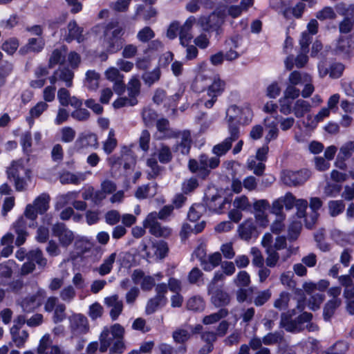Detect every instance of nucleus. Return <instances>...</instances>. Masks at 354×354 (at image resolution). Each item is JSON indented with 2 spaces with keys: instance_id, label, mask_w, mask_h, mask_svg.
Here are the masks:
<instances>
[{
  "instance_id": "60",
  "label": "nucleus",
  "mask_w": 354,
  "mask_h": 354,
  "mask_svg": "<svg viewBox=\"0 0 354 354\" xmlns=\"http://www.w3.org/2000/svg\"><path fill=\"white\" fill-rule=\"evenodd\" d=\"M50 336L48 334L44 335L39 341L37 352L38 354H46L50 350V346H53Z\"/></svg>"
},
{
  "instance_id": "22",
  "label": "nucleus",
  "mask_w": 354,
  "mask_h": 354,
  "mask_svg": "<svg viewBox=\"0 0 354 354\" xmlns=\"http://www.w3.org/2000/svg\"><path fill=\"white\" fill-rule=\"evenodd\" d=\"M71 328L75 334H84L88 330L87 318L82 314H75L70 318Z\"/></svg>"
},
{
  "instance_id": "15",
  "label": "nucleus",
  "mask_w": 354,
  "mask_h": 354,
  "mask_svg": "<svg viewBox=\"0 0 354 354\" xmlns=\"http://www.w3.org/2000/svg\"><path fill=\"white\" fill-rule=\"evenodd\" d=\"M74 73L68 67H59L48 77L50 84H55L59 81L63 82L66 87L73 86Z\"/></svg>"
},
{
  "instance_id": "41",
  "label": "nucleus",
  "mask_w": 354,
  "mask_h": 354,
  "mask_svg": "<svg viewBox=\"0 0 354 354\" xmlns=\"http://www.w3.org/2000/svg\"><path fill=\"white\" fill-rule=\"evenodd\" d=\"M288 82L290 84L296 86L303 84L306 82H312V77L306 73H301L297 71H294L289 75Z\"/></svg>"
},
{
  "instance_id": "44",
  "label": "nucleus",
  "mask_w": 354,
  "mask_h": 354,
  "mask_svg": "<svg viewBox=\"0 0 354 354\" xmlns=\"http://www.w3.org/2000/svg\"><path fill=\"white\" fill-rule=\"evenodd\" d=\"M140 88L141 82L138 75H133L129 80L127 86L128 95L137 99V97L140 93Z\"/></svg>"
},
{
  "instance_id": "10",
  "label": "nucleus",
  "mask_w": 354,
  "mask_h": 354,
  "mask_svg": "<svg viewBox=\"0 0 354 354\" xmlns=\"http://www.w3.org/2000/svg\"><path fill=\"white\" fill-rule=\"evenodd\" d=\"M225 86L224 81L221 80L219 77H214L212 83L208 86L206 95H203L201 99V102H203L206 108L210 109L213 106L218 96L223 92Z\"/></svg>"
},
{
  "instance_id": "26",
  "label": "nucleus",
  "mask_w": 354,
  "mask_h": 354,
  "mask_svg": "<svg viewBox=\"0 0 354 354\" xmlns=\"http://www.w3.org/2000/svg\"><path fill=\"white\" fill-rule=\"evenodd\" d=\"M67 53V47L61 46L55 48L49 56L48 66L49 68H54L56 65H62L64 63Z\"/></svg>"
},
{
  "instance_id": "21",
  "label": "nucleus",
  "mask_w": 354,
  "mask_h": 354,
  "mask_svg": "<svg viewBox=\"0 0 354 354\" xmlns=\"http://www.w3.org/2000/svg\"><path fill=\"white\" fill-rule=\"evenodd\" d=\"M75 148L81 151L88 147L97 148L98 147L97 136L95 133L81 134L75 142Z\"/></svg>"
},
{
  "instance_id": "51",
  "label": "nucleus",
  "mask_w": 354,
  "mask_h": 354,
  "mask_svg": "<svg viewBox=\"0 0 354 354\" xmlns=\"http://www.w3.org/2000/svg\"><path fill=\"white\" fill-rule=\"evenodd\" d=\"M100 74L95 71H88L86 73L85 85L90 90H96L99 86Z\"/></svg>"
},
{
  "instance_id": "6",
  "label": "nucleus",
  "mask_w": 354,
  "mask_h": 354,
  "mask_svg": "<svg viewBox=\"0 0 354 354\" xmlns=\"http://www.w3.org/2000/svg\"><path fill=\"white\" fill-rule=\"evenodd\" d=\"M225 12L224 10H216L209 15L201 16L198 25L205 32H216V35L222 33V26L225 22Z\"/></svg>"
},
{
  "instance_id": "14",
  "label": "nucleus",
  "mask_w": 354,
  "mask_h": 354,
  "mask_svg": "<svg viewBox=\"0 0 354 354\" xmlns=\"http://www.w3.org/2000/svg\"><path fill=\"white\" fill-rule=\"evenodd\" d=\"M105 77L109 81L113 82V89L118 95H122L125 91L126 85L124 83V75L119 69L110 67L105 71Z\"/></svg>"
},
{
  "instance_id": "8",
  "label": "nucleus",
  "mask_w": 354,
  "mask_h": 354,
  "mask_svg": "<svg viewBox=\"0 0 354 354\" xmlns=\"http://www.w3.org/2000/svg\"><path fill=\"white\" fill-rule=\"evenodd\" d=\"M143 226L149 232L156 237L167 238L171 234V229L162 225L156 218V212L149 213L143 221Z\"/></svg>"
},
{
  "instance_id": "32",
  "label": "nucleus",
  "mask_w": 354,
  "mask_h": 354,
  "mask_svg": "<svg viewBox=\"0 0 354 354\" xmlns=\"http://www.w3.org/2000/svg\"><path fill=\"white\" fill-rule=\"evenodd\" d=\"M50 198L48 194L44 193L37 197L33 201L32 204H28L31 205L33 209L38 214H44L49 208V202Z\"/></svg>"
},
{
  "instance_id": "35",
  "label": "nucleus",
  "mask_w": 354,
  "mask_h": 354,
  "mask_svg": "<svg viewBox=\"0 0 354 354\" xmlns=\"http://www.w3.org/2000/svg\"><path fill=\"white\" fill-rule=\"evenodd\" d=\"M147 166L148 169L147 171V179H154L158 177L162 172L164 168L160 166L155 157L148 158L147 160Z\"/></svg>"
},
{
  "instance_id": "5",
  "label": "nucleus",
  "mask_w": 354,
  "mask_h": 354,
  "mask_svg": "<svg viewBox=\"0 0 354 354\" xmlns=\"http://www.w3.org/2000/svg\"><path fill=\"white\" fill-rule=\"evenodd\" d=\"M122 27L109 24L104 32L103 46L109 53H115L122 48Z\"/></svg>"
},
{
  "instance_id": "25",
  "label": "nucleus",
  "mask_w": 354,
  "mask_h": 354,
  "mask_svg": "<svg viewBox=\"0 0 354 354\" xmlns=\"http://www.w3.org/2000/svg\"><path fill=\"white\" fill-rule=\"evenodd\" d=\"M205 225L206 223L204 221L196 224L183 223L180 232L181 240L185 241L192 234H197L201 233L204 230Z\"/></svg>"
},
{
  "instance_id": "9",
  "label": "nucleus",
  "mask_w": 354,
  "mask_h": 354,
  "mask_svg": "<svg viewBox=\"0 0 354 354\" xmlns=\"http://www.w3.org/2000/svg\"><path fill=\"white\" fill-rule=\"evenodd\" d=\"M341 292L340 286H333L328 289L327 294L331 299L324 306L323 317L325 321H329L334 315L335 310L342 305V299L339 298Z\"/></svg>"
},
{
  "instance_id": "20",
  "label": "nucleus",
  "mask_w": 354,
  "mask_h": 354,
  "mask_svg": "<svg viewBox=\"0 0 354 354\" xmlns=\"http://www.w3.org/2000/svg\"><path fill=\"white\" fill-rule=\"evenodd\" d=\"M46 292L43 289H39L36 294L25 297L21 301V307L26 313H30L37 309L41 304V301H37V297H44Z\"/></svg>"
},
{
  "instance_id": "63",
  "label": "nucleus",
  "mask_w": 354,
  "mask_h": 354,
  "mask_svg": "<svg viewBox=\"0 0 354 354\" xmlns=\"http://www.w3.org/2000/svg\"><path fill=\"white\" fill-rule=\"evenodd\" d=\"M172 337L177 343H184L191 337L189 330L184 328H178L174 331Z\"/></svg>"
},
{
  "instance_id": "16",
  "label": "nucleus",
  "mask_w": 354,
  "mask_h": 354,
  "mask_svg": "<svg viewBox=\"0 0 354 354\" xmlns=\"http://www.w3.org/2000/svg\"><path fill=\"white\" fill-rule=\"evenodd\" d=\"M207 293L211 295L210 301L216 308H224L231 301L229 293L222 288H207Z\"/></svg>"
},
{
  "instance_id": "23",
  "label": "nucleus",
  "mask_w": 354,
  "mask_h": 354,
  "mask_svg": "<svg viewBox=\"0 0 354 354\" xmlns=\"http://www.w3.org/2000/svg\"><path fill=\"white\" fill-rule=\"evenodd\" d=\"M196 21V19L195 17L190 16L187 19L183 26H180L179 39L180 43L182 46L187 45V44H188L192 39L191 30Z\"/></svg>"
},
{
  "instance_id": "45",
  "label": "nucleus",
  "mask_w": 354,
  "mask_h": 354,
  "mask_svg": "<svg viewBox=\"0 0 354 354\" xmlns=\"http://www.w3.org/2000/svg\"><path fill=\"white\" fill-rule=\"evenodd\" d=\"M100 345L98 347L101 353H105L113 342V337L110 335L108 327H104L99 337Z\"/></svg>"
},
{
  "instance_id": "38",
  "label": "nucleus",
  "mask_w": 354,
  "mask_h": 354,
  "mask_svg": "<svg viewBox=\"0 0 354 354\" xmlns=\"http://www.w3.org/2000/svg\"><path fill=\"white\" fill-rule=\"evenodd\" d=\"M86 179V175L83 173L73 174L69 171L65 172L60 176L59 180L62 185L74 184L78 185Z\"/></svg>"
},
{
  "instance_id": "28",
  "label": "nucleus",
  "mask_w": 354,
  "mask_h": 354,
  "mask_svg": "<svg viewBox=\"0 0 354 354\" xmlns=\"http://www.w3.org/2000/svg\"><path fill=\"white\" fill-rule=\"evenodd\" d=\"M306 9V4L299 1L292 7H284L281 10V14L286 19H291L292 18L300 19Z\"/></svg>"
},
{
  "instance_id": "50",
  "label": "nucleus",
  "mask_w": 354,
  "mask_h": 354,
  "mask_svg": "<svg viewBox=\"0 0 354 354\" xmlns=\"http://www.w3.org/2000/svg\"><path fill=\"white\" fill-rule=\"evenodd\" d=\"M48 105L46 102H39L35 106L30 109L29 113L30 117L27 118V121L30 125L33 124V119L39 118L42 113L47 109Z\"/></svg>"
},
{
  "instance_id": "54",
  "label": "nucleus",
  "mask_w": 354,
  "mask_h": 354,
  "mask_svg": "<svg viewBox=\"0 0 354 354\" xmlns=\"http://www.w3.org/2000/svg\"><path fill=\"white\" fill-rule=\"evenodd\" d=\"M198 178L192 176L189 178L185 179L182 183V191L185 194H188L193 192L198 186Z\"/></svg>"
},
{
  "instance_id": "64",
  "label": "nucleus",
  "mask_w": 354,
  "mask_h": 354,
  "mask_svg": "<svg viewBox=\"0 0 354 354\" xmlns=\"http://www.w3.org/2000/svg\"><path fill=\"white\" fill-rule=\"evenodd\" d=\"M104 308L98 302H95L89 306L88 315L92 320H95L102 316Z\"/></svg>"
},
{
  "instance_id": "3",
  "label": "nucleus",
  "mask_w": 354,
  "mask_h": 354,
  "mask_svg": "<svg viewBox=\"0 0 354 354\" xmlns=\"http://www.w3.org/2000/svg\"><path fill=\"white\" fill-rule=\"evenodd\" d=\"M36 218L37 212L31 205H26L24 214L12 224V229L17 234L16 245L20 246L26 242L28 236L27 227H35Z\"/></svg>"
},
{
  "instance_id": "18",
  "label": "nucleus",
  "mask_w": 354,
  "mask_h": 354,
  "mask_svg": "<svg viewBox=\"0 0 354 354\" xmlns=\"http://www.w3.org/2000/svg\"><path fill=\"white\" fill-rule=\"evenodd\" d=\"M267 257L265 262L267 267L274 268L279 266V261H286L291 255L290 250L283 251L281 254L274 248H270L266 250Z\"/></svg>"
},
{
  "instance_id": "33",
  "label": "nucleus",
  "mask_w": 354,
  "mask_h": 354,
  "mask_svg": "<svg viewBox=\"0 0 354 354\" xmlns=\"http://www.w3.org/2000/svg\"><path fill=\"white\" fill-rule=\"evenodd\" d=\"M116 257V252L111 253L103 259V261L100 266L97 268H95L94 271L97 272L100 276H105L109 274L113 268V264Z\"/></svg>"
},
{
  "instance_id": "39",
  "label": "nucleus",
  "mask_w": 354,
  "mask_h": 354,
  "mask_svg": "<svg viewBox=\"0 0 354 354\" xmlns=\"http://www.w3.org/2000/svg\"><path fill=\"white\" fill-rule=\"evenodd\" d=\"M311 110L310 104L306 100H297L292 107V112L297 118H302Z\"/></svg>"
},
{
  "instance_id": "1",
  "label": "nucleus",
  "mask_w": 354,
  "mask_h": 354,
  "mask_svg": "<svg viewBox=\"0 0 354 354\" xmlns=\"http://www.w3.org/2000/svg\"><path fill=\"white\" fill-rule=\"evenodd\" d=\"M252 118V111L249 106H230L226 111L228 136L221 142L213 147L212 153L217 156H224L232 149L233 142L236 141L237 142L232 149V153L236 155L241 152L243 140H239L241 133L238 123L248 124Z\"/></svg>"
},
{
  "instance_id": "34",
  "label": "nucleus",
  "mask_w": 354,
  "mask_h": 354,
  "mask_svg": "<svg viewBox=\"0 0 354 354\" xmlns=\"http://www.w3.org/2000/svg\"><path fill=\"white\" fill-rule=\"evenodd\" d=\"M157 187L158 185L156 183L140 186L137 189L135 196L138 199L153 197L157 194Z\"/></svg>"
},
{
  "instance_id": "4",
  "label": "nucleus",
  "mask_w": 354,
  "mask_h": 354,
  "mask_svg": "<svg viewBox=\"0 0 354 354\" xmlns=\"http://www.w3.org/2000/svg\"><path fill=\"white\" fill-rule=\"evenodd\" d=\"M156 128L159 132L164 134L165 137L180 138V142L176 145V150L180 149L183 154H187L189 152L192 143L189 131H180L171 129L169 120L165 118L157 120Z\"/></svg>"
},
{
  "instance_id": "27",
  "label": "nucleus",
  "mask_w": 354,
  "mask_h": 354,
  "mask_svg": "<svg viewBox=\"0 0 354 354\" xmlns=\"http://www.w3.org/2000/svg\"><path fill=\"white\" fill-rule=\"evenodd\" d=\"M68 34L65 36V40L70 43L73 40H76L78 43L84 41L82 35L83 28L80 27L75 20L71 21L67 26Z\"/></svg>"
},
{
  "instance_id": "24",
  "label": "nucleus",
  "mask_w": 354,
  "mask_h": 354,
  "mask_svg": "<svg viewBox=\"0 0 354 354\" xmlns=\"http://www.w3.org/2000/svg\"><path fill=\"white\" fill-rule=\"evenodd\" d=\"M354 50V39L350 37H342L337 42L335 52L337 55L347 56Z\"/></svg>"
},
{
  "instance_id": "19",
  "label": "nucleus",
  "mask_w": 354,
  "mask_h": 354,
  "mask_svg": "<svg viewBox=\"0 0 354 354\" xmlns=\"http://www.w3.org/2000/svg\"><path fill=\"white\" fill-rule=\"evenodd\" d=\"M45 46V41L43 37H32L28 39V42L20 48L19 54L26 55L29 53H39Z\"/></svg>"
},
{
  "instance_id": "61",
  "label": "nucleus",
  "mask_w": 354,
  "mask_h": 354,
  "mask_svg": "<svg viewBox=\"0 0 354 354\" xmlns=\"http://www.w3.org/2000/svg\"><path fill=\"white\" fill-rule=\"evenodd\" d=\"M248 168L252 170L257 176H262L266 169V165L262 162H257L254 158L248 160Z\"/></svg>"
},
{
  "instance_id": "36",
  "label": "nucleus",
  "mask_w": 354,
  "mask_h": 354,
  "mask_svg": "<svg viewBox=\"0 0 354 354\" xmlns=\"http://www.w3.org/2000/svg\"><path fill=\"white\" fill-rule=\"evenodd\" d=\"M10 333L12 341L18 348L24 346L28 337V333L26 330H21L19 326H13L10 328Z\"/></svg>"
},
{
  "instance_id": "29",
  "label": "nucleus",
  "mask_w": 354,
  "mask_h": 354,
  "mask_svg": "<svg viewBox=\"0 0 354 354\" xmlns=\"http://www.w3.org/2000/svg\"><path fill=\"white\" fill-rule=\"evenodd\" d=\"M238 232L243 240L249 241L256 235L257 227L252 219H248L239 226Z\"/></svg>"
},
{
  "instance_id": "13",
  "label": "nucleus",
  "mask_w": 354,
  "mask_h": 354,
  "mask_svg": "<svg viewBox=\"0 0 354 354\" xmlns=\"http://www.w3.org/2000/svg\"><path fill=\"white\" fill-rule=\"evenodd\" d=\"M53 235L57 237L60 245L66 248L74 241L73 232L63 223H57L52 227Z\"/></svg>"
},
{
  "instance_id": "7",
  "label": "nucleus",
  "mask_w": 354,
  "mask_h": 354,
  "mask_svg": "<svg viewBox=\"0 0 354 354\" xmlns=\"http://www.w3.org/2000/svg\"><path fill=\"white\" fill-rule=\"evenodd\" d=\"M8 178L13 180L17 191L26 189L27 180L29 179L28 171L19 161H14L7 169Z\"/></svg>"
},
{
  "instance_id": "30",
  "label": "nucleus",
  "mask_w": 354,
  "mask_h": 354,
  "mask_svg": "<svg viewBox=\"0 0 354 354\" xmlns=\"http://www.w3.org/2000/svg\"><path fill=\"white\" fill-rule=\"evenodd\" d=\"M269 207V202L266 199L256 200L253 203L255 218L263 225L267 223L266 211Z\"/></svg>"
},
{
  "instance_id": "37",
  "label": "nucleus",
  "mask_w": 354,
  "mask_h": 354,
  "mask_svg": "<svg viewBox=\"0 0 354 354\" xmlns=\"http://www.w3.org/2000/svg\"><path fill=\"white\" fill-rule=\"evenodd\" d=\"M13 264V262L10 261L0 263V285L8 284L12 275Z\"/></svg>"
},
{
  "instance_id": "48",
  "label": "nucleus",
  "mask_w": 354,
  "mask_h": 354,
  "mask_svg": "<svg viewBox=\"0 0 354 354\" xmlns=\"http://www.w3.org/2000/svg\"><path fill=\"white\" fill-rule=\"evenodd\" d=\"M328 214L336 217L342 214L345 209V203L342 200L330 201L328 203Z\"/></svg>"
},
{
  "instance_id": "31",
  "label": "nucleus",
  "mask_w": 354,
  "mask_h": 354,
  "mask_svg": "<svg viewBox=\"0 0 354 354\" xmlns=\"http://www.w3.org/2000/svg\"><path fill=\"white\" fill-rule=\"evenodd\" d=\"M216 156L214 157H209L205 153L201 154V162H203V172L204 174L206 175V177L207 178L208 176L210 174L211 171L212 169H214L217 168L220 164V159L219 158L221 156H217L215 154Z\"/></svg>"
},
{
  "instance_id": "11",
  "label": "nucleus",
  "mask_w": 354,
  "mask_h": 354,
  "mask_svg": "<svg viewBox=\"0 0 354 354\" xmlns=\"http://www.w3.org/2000/svg\"><path fill=\"white\" fill-rule=\"evenodd\" d=\"M311 172L307 169L299 171H284L281 174V180L288 186H299L303 185L310 177Z\"/></svg>"
},
{
  "instance_id": "58",
  "label": "nucleus",
  "mask_w": 354,
  "mask_h": 354,
  "mask_svg": "<svg viewBox=\"0 0 354 354\" xmlns=\"http://www.w3.org/2000/svg\"><path fill=\"white\" fill-rule=\"evenodd\" d=\"M233 206L241 211H248L250 209L251 204L248 198L245 195H242L234 198Z\"/></svg>"
},
{
  "instance_id": "62",
  "label": "nucleus",
  "mask_w": 354,
  "mask_h": 354,
  "mask_svg": "<svg viewBox=\"0 0 354 354\" xmlns=\"http://www.w3.org/2000/svg\"><path fill=\"white\" fill-rule=\"evenodd\" d=\"M155 248V255L160 259H164L168 254L169 248L168 245L165 241H160L153 244Z\"/></svg>"
},
{
  "instance_id": "53",
  "label": "nucleus",
  "mask_w": 354,
  "mask_h": 354,
  "mask_svg": "<svg viewBox=\"0 0 354 354\" xmlns=\"http://www.w3.org/2000/svg\"><path fill=\"white\" fill-rule=\"evenodd\" d=\"M154 37L155 32L149 26L140 29L136 35L137 39L141 43H148Z\"/></svg>"
},
{
  "instance_id": "49",
  "label": "nucleus",
  "mask_w": 354,
  "mask_h": 354,
  "mask_svg": "<svg viewBox=\"0 0 354 354\" xmlns=\"http://www.w3.org/2000/svg\"><path fill=\"white\" fill-rule=\"evenodd\" d=\"M27 259L33 263L36 262L41 268H44L47 264V259L44 257L42 251L38 248L29 251L27 253Z\"/></svg>"
},
{
  "instance_id": "52",
  "label": "nucleus",
  "mask_w": 354,
  "mask_h": 354,
  "mask_svg": "<svg viewBox=\"0 0 354 354\" xmlns=\"http://www.w3.org/2000/svg\"><path fill=\"white\" fill-rule=\"evenodd\" d=\"M205 304L204 300L200 297H193L187 301V308L195 312H201L205 309Z\"/></svg>"
},
{
  "instance_id": "59",
  "label": "nucleus",
  "mask_w": 354,
  "mask_h": 354,
  "mask_svg": "<svg viewBox=\"0 0 354 354\" xmlns=\"http://www.w3.org/2000/svg\"><path fill=\"white\" fill-rule=\"evenodd\" d=\"M76 296V291L73 286L64 287L59 292L61 299L66 303L71 302Z\"/></svg>"
},
{
  "instance_id": "17",
  "label": "nucleus",
  "mask_w": 354,
  "mask_h": 354,
  "mask_svg": "<svg viewBox=\"0 0 354 354\" xmlns=\"http://www.w3.org/2000/svg\"><path fill=\"white\" fill-rule=\"evenodd\" d=\"M105 306L110 308L109 315L113 321L118 319L119 316L122 314L124 304L118 295H113L104 298V301Z\"/></svg>"
},
{
  "instance_id": "55",
  "label": "nucleus",
  "mask_w": 354,
  "mask_h": 354,
  "mask_svg": "<svg viewBox=\"0 0 354 354\" xmlns=\"http://www.w3.org/2000/svg\"><path fill=\"white\" fill-rule=\"evenodd\" d=\"M354 151V141H349L343 145L338 153V160H346L348 159Z\"/></svg>"
},
{
  "instance_id": "12",
  "label": "nucleus",
  "mask_w": 354,
  "mask_h": 354,
  "mask_svg": "<svg viewBox=\"0 0 354 354\" xmlns=\"http://www.w3.org/2000/svg\"><path fill=\"white\" fill-rule=\"evenodd\" d=\"M205 205L210 211L220 212L226 202V198H223L214 188H208L203 198Z\"/></svg>"
},
{
  "instance_id": "43",
  "label": "nucleus",
  "mask_w": 354,
  "mask_h": 354,
  "mask_svg": "<svg viewBox=\"0 0 354 354\" xmlns=\"http://www.w3.org/2000/svg\"><path fill=\"white\" fill-rule=\"evenodd\" d=\"M228 315V310L227 308H222L216 313L205 316L202 322L205 325L213 324L221 319L225 318Z\"/></svg>"
},
{
  "instance_id": "47",
  "label": "nucleus",
  "mask_w": 354,
  "mask_h": 354,
  "mask_svg": "<svg viewBox=\"0 0 354 354\" xmlns=\"http://www.w3.org/2000/svg\"><path fill=\"white\" fill-rule=\"evenodd\" d=\"M156 155L158 160L162 164H167L170 162L173 158V155L171 149L165 145H161L157 149Z\"/></svg>"
},
{
  "instance_id": "56",
  "label": "nucleus",
  "mask_w": 354,
  "mask_h": 354,
  "mask_svg": "<svg viewBox=\"0 0 354 354\" xmlns=\"http://www.w3.org/2000/svg\"><path fill=\"white\" fill-rule=\"evenodd\" d=\"M271 296L272 292L270 289L259 291L253 299V303L256 306H261L271 298Z\"/></svg>"
},
{
  "instance_id": "2",
  "label": "nucleus",
  "mask_w": 354,
  "mask_h": 354,
  "mask_svg": "<svg viewBox=\"0 0 354 354\" xmlns=\"http://www.w3.org/2000/svg\"><path fill=\"white\" fill-rule=\"evenodd\" d=\"M304 308V301L299 300L296 308L288 310L286 313H282L280 325L288 332L298 333L304 330V324L310 322L313 315L304 312L295 317H294L303 311Z\"/></svg>"
},
{
  "instance_id": "46",
  "label": "nucleus",
  "mask_w": 354,
  "mask_h": 354,
  "mask_svg": "<svg viewBox=\"0 0 354 354\" xmlns=\"http://www.w3.org/2000/svg\"><path fill=\"white\" fill-rule=\"evenodd\" d=\"M167 298H161L159 296H155L148 301L145 309L146 313L151 315L155 313L159 307L165 306Z\"/></svg>"
},
{
  "instance_id": "42",
  "label": "nucleus",
  "mask_w": 354,
  "mask_h": 354,
  "mask_svg": "<svg viewBox=\"0 0 354 354\" xmlns=\"http://www.w3.org/2000/svg\"><path fill=\"white\" fill-rule=\"evenodd\" d=\"M187 167L192 174H196L198 178L205 180L207 177L203 174V162H201V156L197 159L191 158L189 160Z\"/></svg>"
},
{
  "instance_id": "40",
  "label": "nucleus",
  "mask_w": 354,
  "mask_h": 354,
  "mask_svg": "<svg viewBox=\"0 0 354 354\" xmlns=\"http://www.w3.org/2000/svg\"><path fill=\"white\" fill-rule=\"evenodd\" d=\"M161 70L159 67H156L151 71L145 72L141 77L145 85L151 87L153 84L158 82L161 77Z\"/></svg>"
},
{
  "instance_id": "57",
  "label": "nucleus",
  "mask_w": 354,
  "mask_h": 354,
  "mask_svg": "<svg viewBox=\"0 0 354 354\" xmlns=\"http://www.w3.org/2000/svg\"><path fill=\"white\" fill-rule=\"evenodd\" d=\"M118 144L117 140L115 138V131L111 129L109 132V136L106 140L104 142L103 150L106 154H110L115 149Z\"/></svg>"
}]
</instances>
